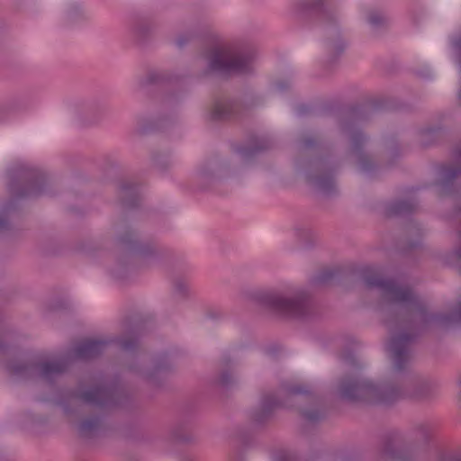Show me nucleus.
I'll return each mask as SVG.
<instances>
[{
	"label": "nucleus",
	"instance_id": "f257e3e1",
	"mask_svg": "<svg viewBox=\"0 0 461 461\" xmlns=\"http://www.w3.org/2000/svg\"><path fill=\"white\" fill-rule=\"evenodd\" d=\"M69 362L67 358L50 360L43 357L18 354L13 356L5 365L7 373L18 379L42 382L48 385H54L68 369Z\"/></svg>",
	"mask_w": 461,
	"mask_h": 461
},
{
	"label": "nucleus",
	"instance_id": "f03ea898",
	"mask_svg": "<svg viewBox=\"0 0 461 461\" xmlns=\"http://www.w3.org/2000/svg\"><path fill=\"white\" fill-rule=\"evenodd\" d=\"M9 192L15 198H37L50 194L47 175L41 169L21 166L9 172Z\"/></svg>",
	"mask_w": 461,
	"mask_h": 461
},
{
	"label": "nucleus",
	"instance_id": "7ed1b4c3",
	"mask_svg": "<svg viewBox=\"0 0 461 461\" xmlns=\"http://www.w3.org/2000/svg\"><path fill=\"white\" fill-rule=\"evenodd\" d=\"M230 176V158L228 153H213L195 171V179L199 188L202 191H212L219 194Z\"/></svg>",
	"mask_w": 461,
	"mask_h": 461
},
{
	"label": "nucleus",
	"instance_id": "20e7f679",
	"mask_svg": "<svg viewBox=\"0 0 461 461\" xmlns=\"http://www.w3.org/2000/svg\"><path fill=\"white\" fill-rule=\"evenodd\" d=\"M117 244L120 249L140 267H153L159 263L165 255L164 250L140 241L136 231L130 226L125 227L118 235Z\"/></svg>",
	"mask_w": 461,
	"mask_h": 461
},
{
	"label": "nucleus",
	"instance_id": "39448f33",
	"mask_svg": "<svg viewBox=\"0 0 461 461\" xmlns=\"http://www.w3.org/2000/svg\"><path fill=\"white\" fill-rule=\"evenodd\" d=\"M72 396L83 403L102 410L125 406L130 402L127 392L117 382L95 386L84 391H76L73 392Z\"/></svg>",
	"mask_w": 461,
	"mask_h": 461
},
{
	"label": "nucleus",
	"instance_id": "423d86ee",
	"mask_svg": "<svg viewBox=\"0 0 461 461\" xmlns=\"http://www.w3.org/2000/svg\"><path fill=\"white\" fill-rule=\"evenodd\" d=\"M117 344L131 354H134L139 347L136 338H116L113 339H86L73 348L72 354L76 359L90 360L100 357L110 344Z\"/></svg>",
	"mask_w": 461,
	"mask_h": 461
},
{
	"label": "nucleus",
	"instance_id": "0eeeda50",
	"mask_svg": "<svg viewBox=\"0 0 461 461\" xmlns=\"http://www.w3.org/2000/svg\"><path fill=\"white\" fill-rule=\"evenodd\" d=\"M262 302L271 311L294 318L304 316L310 307L309 298L303 293L291 296L270 293L263 296Z\"/></svg>",
	"mask_w": 461,
	"mask_h": 461
},
{
	"label": "nucleus",
	"instance_id": "6e6552de",
	"mask_svg": "<svg viewBox=\"0 0 461 461\" xmlns=\"http://www.w3.org/2000/svg\"><path fill=\"white\" fill-rule=\"evenodd\" d=\"M366 282L370 286L382 288L393 301L406 303L411 306H418L419 300L409 286L402 285L391 279H384L379 273H373L366 277Z\"/></svg>",
	"mask_w": 461,
	"mask_h": 461
},
{
	"label": "nucleus",
	"instance_id": "1a4fd4ad",
	"mask_svg": "<svg viewBox=\"0 0 461 461\" xmlns=\"http://www.w3.org/2000/svg\"><path fill=\"white\" fill-rule=\"evenodd\" d=\"M206 62L205 73L221 77L230 75V51L218 41H210L202 52Z\"/></svg>",
	"mask_w": 461,
	"mask_h": 461
},
{
	"label": "nucleus",
	"instance_id": "9d476101",
	"mask_svg": "<svg viewBox=\"0 0 461 461\" xmlns=\"http://www.w3.org/2000/svg\"><path fill=\"white\" fill-rule=\"evenodd\" d=\"M344 395L350 399H365L376 402H386L391 400L384 388L368 381L349 385L345 389Z\"/></svg>",
	"mask_w": 461,
	"mask_h": 461
},
{
	"label": "nucleus",
	"instance_id": "9b49d317",
	"mask_svg": "<svg viewBox=\"0 0 461 461\" xmlns=\"http://www.w3.org/2000/svg\"><path fill=\"white\" fill-rule=\"evenodd\" d=\"M212 389L220 393L230 387V356L224 354L217 364L216 373L210 381Z\"/></svg>",
	"mask_w": 461,
	"mask_h": 461
},
{
	"label": "nucleus",
	"instance_id": "f8f14e48",
	"mask_svg": "<svg viewBox=\"0 0 461 461\" xmlns=\"http://www.w3.org/2000/svg\"><path fill=\"white\" fill-rule=\"evenodd\" d=\"M411 337L408 334H401L393 337L388 346L397 369H402L409 359V346Z\"/></svg>",
	"mask_w": 461,
	"mask_h": 461
},
{
	"label": "nucleus",
	"instance_id": "ddd939ff",
	"mask_svg": "<svg viewBox=\"0 0 461 461\" xmlns=\"http://www.w3.org/2000/svg\"><path fill=\"white\" fill-rule=\"evenodd\" d=\"M253 63L254 54L249 47L238 48L232 44V75L249 72Z\"/></svg>",
	"mask_w": 461,
	"mask_h": 461
},
{
	"label": "nucleus",
	"instance_id": "4468645a",
	"mask_svg": "<svg viewBox=\"0 0 461 461\" xmlns=\"http://www.w3.org/2000/svg\"><path fill=\"white\" fill-rule=\"evenodd\" d=\"M172 370V364L170 363L167 355L162 354L156 357L154 366L151 370L143 373L144 379L154 386H160L161 380L164 379Z\"/></svg>",
	"mask_w": 461,
	"mask_h": 461
},
{
	"label": "nucleus",
	"instance_id": "2eb2a0df",
	"mask_svg": "<svg viewBox=\"0 0 461 461\" xmlns=\"http://www.w3.org/2000/svg\"><path fill=\"white\" fill-rule=\"evenodd\" d=\"M230 116V103L227 95H216L213 103L206 113V121L210 122H221L228 121Z\"/></svg>",
	"mask_w": 461,
	"mask_h": 461
},
{
	"label": "nucleus",
	"instance_id": "dca6fc26",
	"mask_svg": "<svg viewBox=\"0 0 461 461\" xmlns=\"http://www.w3.org/2000/svg\"><path fill=\"white\" fill-rule=\"evenodd\" d=\"M103 422V414H95L82 419L77 425L78 435L83 438H95L101 430Z\"/></svg>",
	"mask_w": 461,
	"mask_h": 461
},
{
	"label": "nucleus",
	"instance_id": "f3484780",
	"mask_svg": "<svg viewBox=\"0 0 461 461\" xmlns=\"http://www.w3.org/2000/svg\"><path fill=\"white\" fill-rule=\"evenodd\" d=\"M119 198L124 208H137L140 202L139 186L130 182L122 183L119 191Z\"/></svg>",
	"mask_w": 461,
	"mask_h": 461
},
{
	"label": "nucleus",
	"instance_id": "a211bd4d",
	"mask_svg": "<svg viewBox=\"0 0 461 461\" xmlns=\"http://www.w3.org/2000/svg\"><path fill=\"white\" fill-rule=\"evenodd\" d=\"M18 203L11 198L0 204V234H5L12 230V216L16 212Z\"/></svg>",
	"mask_w": 461,
	"mask_h": 461
},
{
	"label": "nucleus",
	"instance_id": "6ab92c4d",
	"mask_svg": "<svg viewBox=\"0 0 461 461\" xmlns=\"http://www.w3.org/2000/svg\"><path fill=\"white\" fill-rule=\"evenodd\" d=\"M173 118L168 114H162L156 120L146 122L144 117L138 119L139 131L140 133H148L153 131H162L172 125Z\"/></svg>",
	"mask_w": 461,
	"mask_h": 461
},
{
	"label": "nucleus",
	"instance_id": "aec40b11",
	"mask_svg": "<svg viewBox=\"0 0 461 461\" xmlns=\"http://www.w3.org/2000/svg\"><path fill=\"white\" fill-rule=\"evenodd\" d=\"M152 34V26L147 20H138L131 28L132 39L138 44L146 42Z\"/></svg>",
	"mask_w": 461,
	"mask_h": 461
},
{
	"label": "nucleus",
	"instance_id": "412c9836",
	"mask_svg": "<svg viewBox=\"0 0 461 461\" xmlns=\"http://www.w3.org/2000/svg\"><path fill=\"white\" fill-rule=\"evenodd\" d=\"M172 440L182 443H189L194 440V437L189 432L186 422H178L173 426L170 431Z\"/></svg>",
	"mask_w": 461,
	"mask_h": 461
},
{
	"label": "nucleus",
	"instance_id": "4be33fe9",
	"mask_svg": "<svg viewBox=\"0 0 461 461\" xmlns=\"http://www.w3.org/2000/svg\"><path fill=\"white\" fill-rule=\"evenodd\" d=\"M86 18V15L79 4L72 3L69 5L66 11V22L68 24H75Z\"/></svg>",
	"mask_w": 461,
	"mask_h": 461
},
{
	"label": "nucleus",
	"instance_id": "5701e85b",
	"mask_svg": "<svg viewBox=\"0 0 461 461\" xmlns=\"http://www.w3.org/2000/svg\"><path fill=\"white\" fill-rule=\"evenodd\" d=\"M27 108L26 104L22 99H15L8 104H5L0 108V112L3 113H15L25 110Z\"/></svg>",
	"mask_w": 461,
	"mask_h": 461
},
{
	"label": "nucleus",
	"instance_id": "b1692460",
	"mask_svg": "<svg viewBox=\"0 0 461 461\" xmlns=\"http://www.w3.org/2000/svg\"><path fill=\"white\" fill-rule=\"evenodd\" d=\"M154 166L163 171L168 168L171 165L170 159L167 155L155 154L152 157Z\"/></svg>",
	"mask_w": 461,
	"mask_h": 461
},
{
	"label": "nucleus",
	"instance_id": "393cba45",
	"mask_svg": "<svg viewBox=\"0 0 461 461\" xmlns=\"http://www.w3.org/2000/svg\"><path fill=\"white\" fill-rule=\"evenodd\" d=\"M175 294L180 297L185 298L189 294V285L183 280H176L174 285Z\"/></svg>",
	"mask_w": 461,
	"mask_h": 461
},
{
	"label": "nucleus",
	"instance_id": "a878e982",
	"mask_svg": "<svg viewBox=\"0 0 461 461\" xmlns=\"http://www.w3.org/2000/svg\"><path fill=\"white\" fill-rule=\"evenodd\" d=\"M178 99L176 95H168L163 98V105L167 110H172L174 106L177 104Z\"/></svg>",
	"mask_w": 461,
	"mask_h": 461
},
{
	"label": "nucleus",
	"instance_id": "bb28decb",
	"mask_svg": "<svg viewBox=\"0 0 461 461\" xmlns=\"http://www.w3.org/2000/svg\"><path fill=\"white\" fill-rule=\"evenodd\" d=\"M192 38H193V35L190 33L181 34L176 40V42H175L176 46L178 49H183L191 41Z\"/></svg>",
	"mask_w": 461,
	"mask_h": 461
},
{
	"label": "nucleus",
	"instance_id": "cd10ccee",
	"mask_svg": "<svg viewBox=\"0 0 461 461\" xmlns=\"http://www.w3.org/2000/svg\"><path fill=\"white\" fill-rule=\"evenodd\" d=\"M165 79V76L163 74H160V73H156V74H151L149 75V80L150 82H158V81H160V80H164Z\"/></svg>",
	"mask_w": 461,
	"mask_h": 461
},
{
	"label": "nucleus",
	"instance_id": "c85d7f7f",
	"mask_svg": "<svg viewBox=\"0 0 461 461\" xmlns=\"http://www.w3.org/2000/svg\"><path fill=\"white\" fill-rule=\"evenodd\" d=\"M7 345L0 341V355H5L7 353Z\"/></svg>",
	"mask_w": 461,
	"mask_h": 461
},
{
	"label": "nucleus",
	"instance_id": "c756f323",
	"mask_svg": "<svg viewBox=\"0 0 461 461\" xmlns=\"http://www.w3.org/2000/svg\"><path fill=\"white\" fill-rule=\"evenodd\" d=\"M128 369L131 372H135V373H138V374H141L140 370L139 369V367L134 365V364H130L128 366Z\"/></svg>",
	"mask_w": 461,
	"mask_h": 461
},
{
	"label": "nucleus",
	"instance_id": "7c9ffc66",
	"mask_svg": "<svg viewBox=\"0 0 461 461\" xmlns=\"http://www.w3.org/2000/svg\"><path fill=\"white\" fill-rule=\"evenodd\" d=\"M64 411L68 414V415H70L72 414L73 411L72 409L68 405V404H64Z\"/></svg>",
	"mask_w": 461,
	"mask_h": 461
},
{
	"label": "nucleus",
	"instance_id": "2f4dec72",
	"mask_svg": "<svg viewBox=\"0 0 461 461\" xmlns=\"http://www.w3.org/2000/svg\"><path fill=\"white\" fill-rule=\"evenodd\" d=\"M277 461H292L291 457L287 455L281 456Z\"/></svg>",
	"mask_w": 461,
	"mask_h": 461
},
{
	"label": "nucleus",
	"instance_id": "473e14b6",
	"mask_svg": "<svg viewBox=\"0 0 461 461\" xmlns=\"http://www.w3.org/2000/svg\"><path fill=\"white\" fill-rule=\"evenodd\" d=\"M452 318L461 321V306L459 307L458 311L455 313V316H453Z\"/></svg>",
	"mask_w": 461,
	"mask_h": 461
},
{
	"label": "nucleus",
	"instance_id": "72a5a7b5",
	"mask_svg": "<svg viewBox=\"0 0 461 461\" xmlns=\"http://www.w3.org/2000/svg\"><path fill=\"white\" fill-rule=\"evenodd\" d=\"M456 46L457 48L461 49V42H456ZM459 97H460V99H461V89H460V91H459Z\"/></svg>",
	"mask_w": 461,
	"mask_h": 461
},
{
	"label": "nucleus",
	"instance_id": "f704fd0d",
	"mask_svg": "<svg viewBox=\"0 0 461 461\" xmlns=\"http://www.w3.org/2000/svg\"><path fill=\"white\" fill-rule=\"evenodd\" d=\"M459 258H461V251H460V253H459Z\"/></svg>",
	"mask_w": 461,
	"mask_h": 461
}]
</instances>
